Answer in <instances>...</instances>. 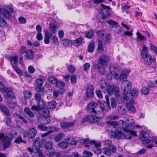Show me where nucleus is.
Here are the masks:
<instances>
[{
	"label": "nucleus",
	"instance_id": "f257e3e1",
	"mask_svg": "<svg viewBox=\"0 0 157 157\" xmlns=\"http://www.w3.org/2000/svg\"><path fill=\"white\" fill-rule=\"evenodd\" d=\"M106 102L105 101L104 103H101L100 108L102 110L101 112L100 110H95L94 107L97 105V103L95 102H91L87 105L86 108L87 110H91V112L97 115L98 117L94 115H89L87 116L89 119V122L95 123L99 122V118H102L105 116L103 111L107 110L108 108L110 107L109 101V97L107 95L105 96Z\"/></svg>",
	"mask_w": 157,
	"mask_h": 157
},
{
	"label": "nucleus",
	"instance_id": "f03ea898",
	"mask_svg": "<svg viewBox=\"0 0 157 157\" xmlns=\"http://www.w3.org/2000/svg\"><path fill=\"white\" fill-rule=\"evenodd\" d=\"M138 93V90L136 88H133L129 92V97H128V100L130 98L131 100L128 102V113H130L134 114L136 112V110L134 106L135 103L134 98H137Z\"/></svg>",
	"mask_w": 157,
	"mask_h": 157
},
{
	"label": "nucleus",
	"instance_id": "7ed1b4c3",
	"mask_svg": "<svg viewBox=\"0 0 157 157\" xmlns=\"http://www.w3.org/2000/svg\"><path fill=\"white\" fill-rule=\"evenodd\" d=\"M109 70L115 79H120L122 81L127 78L128 76V70H123L120 75H119L120 71L116 67L113 66H111Z\"/></svg>",
	"mask_w": 157,
	"mask_h": 157
},
{
	"label": "nucleus",
	"instance_id": "20e7f679",
	"mask_svg": "<svg viewBox=\"0 0 157 157\" xmlns=\"http://www.w3.org/2000/svg\"><path fill=\"white\" fill-rule=\"evenodd\" d=\"M148 48L144 45L140 52L141 56L142 57L144 63L147 65H150L153 62V59L152 58L151 56L148 54Z\"/></svg>",
	"mask_w": 157,
	"mask_h": 157
},
{
	"label": "nucleus",
	"instance_id": "39448f33",
	"mask_svg": "<svg viewBox=\"0 0 157 157\" xmlns=\"http://www.w3.org/2000/svg\"><path fill=\"white\" fill-rule=\"evenodd\" d=\"M121 89L123 91V98L121 95L116 98L117 102L119 104L122 103L124 100H128V80H125L122 82Z\"/></svg>",
	"mask_w": 157,
	"mask_h": 157
},
{
	"label": "nucleus",
	"instance_id": "423d86ee",
	"mask_svg": "<svg viewBox=\"0 0 157 157\" xmlns=\"http://www.w3.org/2000/svg\"><path fill=\"white\" fill-rule=\"evenodd\" d=\"M0 140L2 143L3 149L5 151L10 147L11 145V140L8 139V137L5 136L4 133L0 134Z\"/></svg>",
	"mask_w": 157,
	"mask_h": 157
},
{
	"label": "nucleus",
	"instance_id": "0eeeda50",
	"mask_svg": "<svg viewBox=\"0 0 157 157\" xmlns=\"http://www.w3.org/2000/svg\"><path fill=\"white\" fill-rule=\"evenodd\" d=\"M53 145L52 143L50 141H47L45 144V148L46 150V154L49 156H52L55 154L56 152L52 149Z\"/></svg>",
	"mask_w": 157,
	"mask_h": 157
},
{
	"label": "nucleus",
	"instance_id": "6e6552de",
	"mask_svg": "<svg viewBox=\"0 0 157 157\" xmlns=\"http://www.w3.org/2000/svg\"><path fill=\"white\" fill-rule=\"evenodd\" d=\"M149 138H150V136L148 132L145 131L140 132V138L143 144H145L151 142V139Z\"/></svg>",
	"mask_w": 157,
	"mask_h": 157
},
{
	"label": "nucleus",
	"instance_id": "1a4fd4ad",
	"mask_svg": "<svg viewBox=\"0 0 157 157\" xmlns=\"http://www.w3.org/2000/svg\"><path fill=\"white\" fill-rule=\"evenodd\" d=\"M113 94L116 98L121 95L119 89L116 85H113L109 87V90L108 91V94L109 95H111Z\"/></svg>",
	"mask_w": 157,
	"mask_h": 157
},
{
	"label": "nucleus",
	"instance_id": "9d476101",
	"mask_svg": "<svg viewBox=\"0 0 157 157\" xmlns=\"http://www.w3.org/2000/svg\"><path fill=\"white\" fill-rule=\"evenodd\" d=\"M10 11L4 8L0 9V16L2 15H3V17L6 18L11 19L12 17V15L11 13L14 12V10L12 8L10 9Z\"/></svg>",
	"mask_w": 157,
	"mask_h": 157
},
{
	"label": "nucleus",
	"instance_id": "9b49d317",
	"mask_svg": "<svg viewBox=\"0 0 157 157\" xmlns=\"http://www.w3.org/2000/svg\"><path fill=\"white\" fill-rule=\"evenodd\" d=\"M1 91L4 93H5L6 96L11 99L14 98L15 95L13 89L10 87H6L5 86L2 89Z\"/></svg>",
	"mask_w": 157,
	"mask_h": 157
},
{
	"label": "nucleus",
	"instance_id": "f8f14e48",
	"mask_svg": "<svg viewBox=\"0 0 157 157\" xmlns=\"http://www.w3.org/2000/svg\"><path fill=\"white\" fill-rule=\"evenodd\" d=\"M109 59L108 56L105 54L101 55L98 60V64L106 65L109 62Z\"/></svg>",
	"mask_w": 157,
	"mask_h": 157
},
{
	"label": "nucleus",
	"instance_id": "ddd939ff",
	"mask_svg": "<svg viewBox=\"0 0 157 157\" xmlns=\"http://www.w3.org/2000/svg\"><path fill=\"white\" fill-rule=\"evenodd\" d=\"M101 6L102 7L101 9V13L102 15L106 18H109L110 15V8L109 6H106L103 4H101Z\"/></svg>",
	"mask_w": 157,
	"mask_h": 157
},
{
	"label": "nucleus",
	"instance_id": "4468645a",
	"mask_svg": "<svg viewBox=\"0 0 157 157\" xmlns=\"http://www.w3.org/2000/svg\"><path fill=\"white\" fill-rule=\"evenodd\" d=\"M46 105V104L43 100L38 101L37 106L33 105L31 107V109L33 110L40 111L44 109Z\"/></svg>",
	"mask_w": 157,
	"mask_h": 157
},
{
	"label": "nucleus",
	"instance_id": "2eb2a0df",
	"mask_svg": "<svg viewBox=\"0 0 157 157\" xmlns=\"http://www.w3.org/2000/svg\"><path fill=\"white\" fill-rule=\"evenodd\" d=\"M52 35V31L46 30L45 32L44 42L45 44H48L50 43V39Z\"/></svg>",
	"mask_w": 157,
	"mask_h": 157
},
{
	"label": "nucleus",
	"instance_id": "dca6fc26",
	"mask_svg": "<svg viewBox=\"0 0 157 157\" xmlns=\"http://www.w3.org/2000/svg\"><path fill=\"white\" fill-rule=\"evenodd\" d=\"M86 94L87 98H92L94 94V88L93 86H89L86 90Z\"/></svg>",
	"mask_w": 157,
	"mask_h": 157
},
{
	"label": "nucleus",
	"instance_id": "f3484780",
	"mask_svg": "<svg viewBox=\"0 0 157 157\" xmlns=\"http://www.w3.org/2000/svg\"><path fill=\"white\" fill-rule=\"evenodd\" d=\"M59 26L58 23L54 21H52L50 25V28L54 33H56Z\"/></svg>",
	"mask_w": 157,
	"mask_h": 157
},
{
	"label": "nucleus",
	"instance_id": "a211bd4d",
	"mask_svg": "<svg viewBox=\"0 0 157 157\" xmlns=\"http://www.w3.org/2000/svg\"><path fill=\"white\" fill-rule=\"evenodd\" d=\"M114 137L117 140L122 138L123 136L124 138H126L127 136L124 133L118 130H116L114 132Z\"/></svg>",
	"mask_w": 157,
	"mask_h": 157
},
{
	"label": "nucleus",
	"instance_id": "6ab92c4d",
	"mask_svg": "<svg viewBox=\"0 0 157 157\" xmlns=\"http://www.w3.org/2000/svg\"><path fill=\"white\" fill-rule=\"evenodd\" d=\"M102 83L100 84V86L102 90L105 93L107 92L109 90V87L110 86H112L111 85H107L106 82L105 81H102Z\"/></svg>",
	"mask_w": 157,
	"mask_h": 157
},
{
	"label": "nucleus",
	"instance_id": "aec40b11",
	"mask_svg": "<svg viewBox=\"0 0 157 157\" xmlns=\"http://www.w3.org/2000/svg\"><path fill=\"white\" fill-rule=\"evenodd\" d=\"M73 122H61L60 123L61 127L63 128L68 129L74 125Z\"/></svg>",
	"mask_w": 157,
	"mask_h": 157
},
{
	"label": "nucleus",
	"instance_id": "412c9836",
	"mask_svg": "<svg viewBox=\"0 0 157 157\" xmlns=\"http://www.w3.org/2000/svg\"><path fill=\"white\" fill-rule=\"evenodd\" d=\"M0 109L2 112L7 117H10L11 114L10 111L6 105L4 104H0Z\"/></svg>",
	"mask_w": 157,
	"mask_h": 157
},
{
	"label": "nucleus",
	"instance_id": "4be33fe9",
	"mask_svg": "<svg viewBox=\"0 0 157 157\" xmlns=\"http://www.w3.org/2000/svg\"><path fill=\"white\" fill-rule=\"evenodd\" d=\"M65 85V83L61 81H58L56 84V86L59 87L62 90L60 92L61 94H63L65 91V90L64 88Z\"/></svg>",
	"mask_w": 157,
	"mask_h": 157
},
{
	"label": "nucleus",
	"instance_id": "5701e85b",
	"mask_svg": "<svg viewBox=\"0 0 157 157\" xmlns=\"http://www.w3.org/2000/svg\"><path fill=\"white\" fill-rule=\"evenodd\" d=\"M105 65L97 64L95 66V68H97L99 72L102 75H104L105 72Z\"/></svg>",
	"mask_w": 157,
	"mask_h": 157
},
{
	"label": "nucleus",
	"instance_id": "b1692460",
	"mask_svg": "<svg viewBox=\"0 0 157 157\" xmlns=\"http://www.w3.org/2000/svg\"><path fill=\"white\" fill-rule=\"evenodd\" d=\"M40 144L39 141H35L34 142L33 146L34 153H36L39 151L40 147Z\"/></svg>",
	"mask_w": 157,
	"mask_h": 157
},
{
	"label": "nucleus",
	"instance_id": "393cba45",
	"mask_svg": "<svg viewBox=\"0 0 157 157\" xmlns=\"http://www.w3.org/2000/svg\"><path fill=\"white\" fill-rule=\"evenodd\" d=\"M17 135V133L15 130H11L10 131L8 134V139L12 140L15 138Z\"/></svg>",
	"mask_w": 157,
	"mask_h": 157
},
{
	"label": "nucleus",
	"instance_id": "a878e982",
	"mask_svg": "<svg viewBox=\"0 0 157 157\" xmlns=\"http://www.w3.org/2000/svg\"><path fill=\"white\" fill-rule=\"evenodd\" d=\"M29 138L33 139L35 137L37 133V131L34 128H32L30 129L29 131Z\"/></svg>",
	"mask_w": 157,
	"mask_h": 157
},
{
	"label": "nucleus",
	"instance_id": "bb28decb",
	"mask_svg": "<svg viewBox=\"0 0 157 157\" xmlns=\"http://www.w3.org/2000/svg\"><path fill=\"white\" fill-rule=\"evenodd\" d=\"M33 52L31 49L27 50L25 56L26 57L29 59L31 60L33 59Z\"/></svg>",
	"mask_w": 157,
	"mask_h": 157
},
{
	"label": "nucleus",
	"instance_id": "cd10ccee",
	"mask_svg": "<svg viewBox=\"0 0 157 157\" xmlns=\"http://www.w3.org/2000/svg\"><path fill=\"white\" fill-rule=\"evenodd\" d=\"M119 124L122 125L121 127L124 131L128 132V124L127 123L123 120H121L119 122Z\"/></svg>",
	"mask_w": 157,
	"mask_h": 157
},
{
	"label": "nucleus",
	"instance_id": "c85d7f7f",
	"mask_svg": "<svg viewBox=\"0 0 157 157\" xmlns=\"http://www.w3.org/2000/svg\"><path fill=\"white\" fill-rule=\"evenodd\" d=\"M61 42L63 45L68 47L71 46L72 44V41L67 39H63Z\"/></svg>",
	"mask_w": 157,
	"mask_h": 157
},
{
	"label": "nucleus",
	"instance_id": "c756f323",
	"mask_svg": "<svg viewBox=\"0 0 157 157\" xmlns=\"http://www.w3.org/2000/svg\"><path fill=\"white\" fill-rule=\"evenodd\" d=\"M98 51L100 52H102L104 51L103 43L101 40H98Z\"/></svg>",
	"mask_w": 157,
	"mask_h": 157
},
{
	"label": "nucleus",
	"instance_id": "7c9ffc66",
	"mask_svg": "<svg viewBox=\"0 0 157 157\" xmlns=\"http://www.w3.org/2000/svg\"><path fill=\"white\" fill-rule=\"evenodd\" d=\"M56 103L55 101H52L48 102L47 105V108L48 109H53L56 107Z\"/></svg>",
	"mask_w": 157,
	"mask_h": 157
},
{
	"label": "nucleus",
	"instance_id": "2f4dec72",
	"mask_svg": "<svg viewBox=\"0 0 157 157\" xmlns=\"http://www.w3.org/2000/svg\"><path fill=\"white\" fill-rule=\"evenodd\" d=\"M95 48L94 43L93 42H91L89 44L88 46V51L90 53L94 52Z\"/></svg>",
	"mask_w": 157,
	"mask_h": 157
},
{
	"label": "nucleus",
	"instance_id": "473e14b6",
	"mask_svg": "<svg viewBox=\"0 0 157 157\" xmlns=\"http://www.w3.org/2000/svg\"><path fill=\"white\" fill-rule=\"evenodd\" d=\"M50 115L48 114V115H45L44 114L43 115V121H44V124H47L51 122V119L50 118Z\"/></svg>",
	"mask_w": 157,
	"mask_h": 157
},
{
	"label": "nucleus",
	"instance_id": "72a5a7b5",
	"mask_svg": "<svg viewBox=\"0 0 157 157\" xmlns=\"http://www.w3.org/2000/svg\"><path fill=\"white\" fill-rule=\"evenodd\" d=\"M150 92L149 88L146 86H144L142 87L141 90V93L142 94L144 95H148Z\"/></svg>",
	"mask_w": 157,
	"mask_h": 157
},
{
	"label": "nucleus",
	"instance_id": "f704fd0d",
	"mask_svg": "<svg viewBox=\"0 0 157 157\" xmlns=\"http://www.w3.org/2000/svg\"><path fill=\"white\" fill-rule=\"evenodd\" d=\"M24 111L29 117H34V113L31 111L29 108L28 107L25 108Z\"/></svg>",
	"mask_w": 157,
	"mask_h": 157
},
{
	"label": "nucleus",
	"instance_id": "c9c22d12",
	"mask_svg": "<svg viewBox=\"0 0 157 157\" xmlns=\"http://www.w3.org/2000/svg\"><path fill=\"white\" fill-rule=\"evenodd\" d=\"M82 38L81 37L77 38L74 41V45L76 47L80 46L82 42Z\"/></svg>",
	"mask_w": 157,
	"mask_h": 157
},
{
	"label": "nucleus",
	"instance_id": "e433bc0d",
	"mask_svg": "<svg viewBox=\"0 0 157 157\" xmlns=\"http://www.w3.org/2000/svg\"><path fill=\"white\" fill-rule=\"evenodd\" d=\"M128 134H129V135H128V139H131L132 138V136H137L136 132L133 130H130L128 129Z\"/></svg>",
	"mask_w": 157,
	"mask_h": 157
},
{
	"label": "nucleus",
	"instance_id": "4c0bfd02",
	"mask_svg": "<svg viewBox=\"0 0 157 157\" xmlns=\"http://www.w3.org/2000/svg\"><path fill=\"white\" fill-rule=\"evenodd\" d=\"M64 136V135L63 133H59L55 136L54 140L56 142H59Z\"/></svg>",
	"mask_w": 157,
	"mask_h": 157
},
{
	"label": "nucleus",
	"instance_id": "58836bf2",
	"mask_svg": "<svg viewBox=\"0 0 157 157\" xmlns=\"http://www.w3.org/2000/svg\"><path fill=\"white\" fill-rule=\"evenodd\" d=\"M94 35V32L92 30H90L86 33V38L91 39Z\"/></svg>",
	"mask_w": 157,
	"mask_h": 157
},
{
	"label": "nucleus",
	"instance_id": "ea45409f",
	"mask_svg": "<svg viewBox=\"0 0 157 157\" xmlns=\"http://www.w3.org/2000/svg\"><path fill=\"white\" fill-rule=\"evenodd\" d=\"M106 123L112 126L114 128H116L119 125V123L114 121H108Z\"/></svg>",
	"mask_w": 157,
	"mask_h": 157
},
{
	"label": "nucleus",
	"instance_id": "a19ab883",
	"mask_svg": "<svg viewBox=\"0 0 157 157\" xmlns=\"http://www.w3.org/2000/svg\"><path fill=\"white\" fill-rule=\"evenodd\" d=\"M7 23L5 20L2 18H0V26L2 28H5L7 26Z\"/></svg>",
	"mask_w": 157,
	"mask_h": 157
},
{
	"label": "nucleus",
	"instance_id": "79ce46f5",
	"mask_svg": "<svg viewBox=\"0 0 157 157\" xmlns=\"http://www.w3.org/2000/svg\"><path fill=\"white\" fill-rule=\"evenodd\" d=\"M18 57L17 56L10 57L9 58V60L12 63L13 61H14V64L17 65L18 63Z\"/></svg>",
	"mask_w": 157,
	"mask_h": 157
},
{
	"label": "nucleus",
	"instance_id": "37998d69",
	"mask_svg": "<svg viewBox=\"0 0 157 157\" xmlns=\"http://www.w3.org/2000/svg\"><path fill=\"white\" fill-rule=\"evenodd\" d=\"M58 145L59 147L63 149L67 148L68 146V143L64 142H61L59 143Z\"/></svg>",
	"mask_w": 157,
	"mask_h": 157
},
{
	"label": "nucleus",
	"instance_id": "c03bdc74",
	"mask_svg": "<svg viewBox=\"0 0 157 157\" xmlns=\"http://www.w3.org/2000/svg\"><path fill=\"white\" fill-rule=\"evenodd\" d=\"M37 127L41 131H46L48 129V127L43 124H39Z\"/></svg>",
	"mask_w": 157,
	"mask_h": 157
},
{
	"label": "nucleus",
	"instance_id": "a18cd8bd",
	"mask_svg": "<svg viewBox=\"0 0 157 157\" xmlns=\"http://www.w3.org/2000/svg\"><path fill=\"white\" fill-rule=\"evenodd\" d=\"M104 150L103 153L105 155L108 156H111V152L109 147H105L103 148Z\"/></svg>",
	"mask_w": 157,
	"mask_h": 157
},
{
	"label": "nucleus",
	"instance_id": "49530a36",
	"mask_svg": "<svg viewBox=\"0 0 157 157\" xmlns=\"http://www.w3.org/2000/svg\"><path fill=\"white\" fill-rule=\"evenodd\" d=\"M67 141L69 144L73 145H76L77 144V141L72 138H68L67 140Z\"/></svg>",
	"mask_w": 157,
	"mask_h": 157
},
{
	"label": "nucleus",
	"instance_id": "de8ad7c7",
	"mask_svg": "<svg viewBox=\"0 0 157 157\" xmlns=\"http://www.w3.org/2000/svg\"><path fill=\"white\" fill-rule=\"evenodd\" d=\"M134 122L135 121L133 119L131 118L128 119V128L130 127L132 128H134L135 126L132 124L134 123Z\"/></svg>",
	"mask_w": 157,
	"mask_h": 157
},
{
	"label": "nucleus",
	"instance_id": "09e8293b",
	"mask_svg": "<svg viewBox=\"0 0 157 157\" xmlns=\"http://www.w3.org/2000/svg\"><path fill=\"white\" fill-rule=\"evenodd\" d=\"M14 142L17 144H20L22 142L25 143L23 140L22 137L21 136H19L16 138L14 141Z\"/></svg>",
	"mask_w": 157,
	"mask_h": 157
},
{
	"label": "nucleus",
	"instance_id": "8fccbe9b",
	"mask_svg": "<svg viewBox=\"0 0 157 157\" xmlns=\"http://www.w3.org/2000/svg\"><path fill=\"white\" fill-rule=\"evenodd\" d=\"M111 39V35L110 33L107 34L105 39V43L107 44H109Z\"/></svg>",
	"mask_w": 157,
	"mask_h": 157
},
{
	"label": "nucleus",
	"instance_id": "3c124183",
	"mask_svg": "<svg viewBox=\"0 0 157 157\" xmlns=\"http://www.w3.org/2000/svg\"><path fill=\"white\" fill-rule=\"evenodd\" d=\"M48 81L52 84H56L58 80L55 77H49L48 78Z\"/></svg>",
	"mask_w": 157,
	"mask_h": 157
},
{
	"label": "nucleus",
	"instance_id": "603ef678",
	"mask_svg": "<svg viewBox=\"0 0 157 157\" xmlns=\"http://www.w3.org/2000/svg\"><path fill=\"white\" fill-rule=\"evenodd\" d=\"M111 106L113 108H115L117 106L116 99L114 98H112L111 100Z\"/></svg>",
	"mask_w": 157,
	"mask_h": 157
},
{
	"label": "nucleus",
	"instance_id": "864d4df0",
	"mask_svg": "<svg viewBox=\"0 0 157 157\" xmlns=\"http://www.w3.org/2000/svg\"><path fill=\"white\" fill-rule=\"evenodd\" d=\"M93 151L94 153L96 154H100L102 152V150L101 148H97L96 147H93Z\"/></svg>",
	"mask_w": 157,
	"mask_h": 157
},
{
	"label": "nucleus",
	"instance_id": "5fc2aeb1",
	"mask_svg": "<svg viewBox=\"0 0 157 157\" xmlns=\"http://www.w3.org/2000/svg\"><path fill=\"white\" fill-rule=\"evenodd\" d=\"M90 144L91 145H94V147H96L97 148H100L101 144L100 143H97L95 141H91L90 142Z\"/></svg>",
	"mask_w": 157,
	"mask_h": 157
},
{
	"label": "nucleus",
	"instance_id": "6e6d98bb",
	"mask_svg": "<svg viewBox=\"0 0 157 157\" xmlns=\"http://www.w3.org/2000/svg\"><path fill=\"white\" fill-rule=\"evenodd\" d=\"M52 42L54 44L58 45L59 44V42L58 40V38L55 35L52 36Z\"/></svg>",
	"mask_w": 157,
	"mask_h": 157
},
{
	"label": "nucleus",
	"instance_id": "4d7b16f0",
	"mask_svg": "<svg viewBox=\"0 0 157 157\" xmlns=\"http://www.w3.org/2000/svg\"><path fill=\"white\" fill-rule=\"evenodd\" d=\"M105 31L103 30H98L96 32V33L100 37L102 38L105 36Z\"/></svg>",
	"mask_w": 157,
	"mask_h": 157
},
{
	"label": "nucleus",
	"instance_id": "13d9d810",
	"mask_svg": "<svg viewBox=\"0 0 157 157\" xmlns=\"http://www.w3.org/2000/svg\"><path fill=\"white\" fill-rule=\"evenodd\" d=\"M136 34L137 35V38L139 40L141 41H144L146 40L144 36L142 35V34L140 32H137L136 33Z\"/></svg>",
	"mask_w": 157,
	"mask_h": 157
},
{
	"label": "nucleus",
	"instance_id": "bf43d9fd",
	"mask_svg": "<svg viewBox=\"0 0 157 157\" xmlns=\"http://www.w3.org/2000/svg\"><path fill=\"white\" fill-rule=\"evenodd\" d=\"M90 65L89 63H86L83 66V71L86 72H87L89 70L90 67Z\"/></svg>",
	"mask_w": 157,
	"mask_h": 157
},
{
	"label": "nucleus",
	"instance_id": "052dcab7",
	"mask_svg": "<svg viewBox=\"0 0 157 157\" xmlns=\"http://www.w3.org/2000/svg\"><path fill=\"white\" fill-rule=\"evenodd\" d=\"M35 90L37 91V92H40V93L44 91V88L43 86H37L35 88Z\"/></svg>",
	"mask_w": 157,
	"mask_h": 157
},
{
	"label": "nucleus",
	"instance_id": "680f3d73",
	"mask_svg": "<svg viewBox=\"0 0 157 157\" xmlns=\"http://www.w3.org/2000/svg\"><path fill=\"white\" fill-rule=\"evenodd\" d=\"M151 49L157 55V47L152 44H150Z\"/></svg>",
	"mask_w": 157,
	"mask_h": 157
},
{
	"label": "nucleus",
	"instance_id": "e2e57ef3",
	"mask_svg": "<svg viewBox=\"0 0 157 157\" xmlns=\"http://www.w3.org/2000/svg\"><path fill=\"white\" fill-rule=\"evenodd\" d=\"M24 97L27 98H30L32 96L31 92L29 91H26L24 92Z\"/></svg>",
	"mask_w": 157,
	"mask_h": 157
},
{
	"label": "nucleus",
	"instance_id": "0e129e2a",
	"mask_svg": "<svg viewBox=\"0 0 157 157\" xmlns=\"http://www.w3.org/2000/svg\"><path fill=\"white\" fill-rule=\"evenodd\" d=\"M48 128L49 129L51 130L49 131L51 132V133L53 132H57L59 130V129L58 128L55 127L49 126Z\"/></svg>",
	"mask_w": 157,
	"mask_h": 157
},
{
	"label": "nucleus",
	"instance_id": "69168bd1",
	"mask_svg": "<svg viewBox=\"0 0 157 157\" xmlns=\"http://www.w3.org/2000/svg\"><path fill=\"white\" fill-rule=\"evenodd\" d=\"M76 77L75 75H71L70 76L71 83L72 84H75L76 82Z\"/></svg>",
	"mask_w": 157,
	"mask_h": 157
},
{
	"label": "nucleus",
	"instance_id": "338daca9",
	"mask_svg": "<svg viewBox=\"0 0 157 157\" xmlns=\"http://www.w3.org/2000/svg\"><path fill=\"white\" fill-rule=\"evenodd\" d=\"M35 82L36 85L39 86H41L44 83L42 79H36L35 81Z\"/></svg>",
	"mask_w": 157,
	"mask_h": 157
},
{
	"label": "nucleus",
	"instance_id": "774afa93",
	"mask_svg": "<svg viewBox=\"0 0 157 157\" xmlns=\"http://www.w3.org/2000/svg\"><path fill=\"white\" fill-rule=\"evenodd\" d=\"M150 139H151V142L153 145L155 146L157 145V138L154 137L150 138Z\"/></svg>",
	"mask_w": 157,
	"mask_h": 157
}]
</instances>
